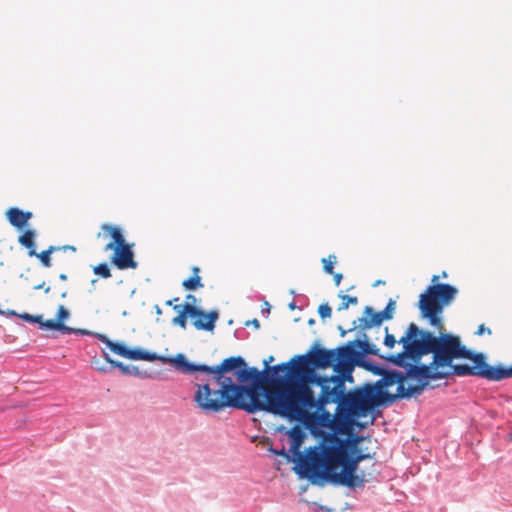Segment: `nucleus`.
I'll use <instances>...</instances> for the list:
<instances>
[{
	"label": "nucleus",
	"mask_w": 512,
	"mask_h": 512,
	"mask_svg": "<svg viewBox=\"0 0 512 512\" xmlns=\"http://www.w3.org/2000/svg\"><path fill=\"white\" fill-rule=\"evenodd\" d=\"M182 368L183 374H195L194 400L206 412H220L227 407L248 413L267 411L287 419H305L307 407L314 405V392L305 378L284 382L282 377L264 376L255 367H246L240 356L224 359L212 367L193 364Z\"/></svg>",
	"instance_id": "1"
},
{
	"label": "nucleus",
	"mask_w": 512,
	"mask_h": 512,
	"mask_svg": "<svg viewBox=\"0 0 512 512\" xmlns=\"http://www.w3.org/2000/svg\"><path fill=\"white\" fill-rule=\"evenodd\" d=\"M399 343L403 345V352L392 356L395 364H401L405 358L418 361L422 356L433 354L432 365L452 375H473L491 381H500L512 377V366L505 368L501 365L490 366L486 363L482 353H473L461 344L460 338L451 334L439 337L431 332L421 330L415 323L408 326L405 336Z\"/></svg>",
	"instance_id": "2"
},
{
	"label": "nucleus",
	"mask_w": 512,
	"mask_h": 512,
	"mask_svg": "<svg viewBox=\"0 0 512 512\" xmlns=\"http://www.w3.org/2000/svg\"><path fill=\"white\" fill-rule=\"evenodd\" d=\"M358 465L345 453L340 438L334 434L323 435L320 446L309 448L308 458L303 460L307 472L349 488H363L369 480L367 474L358 472Z\"/></svg>",
	"instance_id": "3"
},
{
	"label": "nucleus",
	"mask_w": 512,
	"mask_h": 512,
	"mask_svg": "<svg viewBox=\"0 0 512 512\" xmlns=\"http://www.w3.org/2000/svg\"><path fill=\"white\" fill-rule=\"evenodd\" d=\"M305 381L308 387L317 385L321 388L318 398L314 397V405L307 407V411L314 408L322 410L327 404L337 403L338 410L346 411L356 420L366 417L383 402L381 388L372 385L345 393L344 379L339 375L328 378L309 374L305 377Z\"/></svg>",
	"instance_id": "4"
},
{
	"label": "nucleus",
	"mask_w": 512,
	"mask_h": 512,
	"mask_svg": "<svg viewBox=\"0 0 512 512\" xmlns=\"http://www.w3.org/2000/svg\"><path fill=\"white\" fill-rule=\"evenodd\" d=\"M431 281L433 284L420 295L418 307L421 316L427 319L431 326L441 331L444 329L441 314L444 307L455 298L457 289L450 284L438 283V275H434Z\"/></svg>",
	"instance_id": "5"
},
{
	"label": "nucleus",
	"mask_w": 512,
	"mask_h": 512,
	"mask_svg": "<svg viewBox=\"0 0 512 512\" xmlns=\"http://www.w3.org/2000/svg\"><path fill=\"white\" fill-rule=\"evenodd\" d=\"M98 339L103 342L113 353L131 360L160 361L163 364H173L174 367L182 372V368L189 369L188 360L184 354H177L174 357L158 355L155 352L144 351L140 348L129 349L122 343L111 341L106 335L99 334Z\"/></svg>",
	"instance_id": "6"
},
{
	"label": "nucleus",
	"mask_w": 512,
	"mask_h": 512,
	"mask_svg": "<svg viewBox=\"0 0 512 512\" xmlns=\"http://www.w3.org/2000/svg\"><path fill=\"white\" fill-rule=\"evenodd\" d=\"M406 380L407 377H405L400 372H387L383 379L380 381L382 382V385L375 386L376 388H381L382 401L392 403L397 398H409L413 395L422 393L425 387L428 386L427 382H422L415 385H406Z\"/></svg>",
	"instance_id": "7"
},
{
	"label": "nucleus",
	"mask_w": 512,
	"mask_h": 512,
	"mask_svg": "<svg viewBox=\"0 0 512 512\" xmlns=\"http://www.w3.org/2000/svg\"><path fill=\"white\" fill-rule=\"evenodd\" d=\"M311 364L316 368H328L337 364V355L334 349L327 350L319 348L311 353L309 356H298V361L292 366V374L298 379L296 381L304 379L309 374L317 375L313 370L308 368Z\"/></svg>",
	"instance_id": "8"
},
{
	"label": "nucleus",
	"mask_w": 512,
	"mask_h": 512,
	"mask_svg": "<svg viewBox=\"0 0 512 512\" xmlns=\"http://www.w3.org/2000/svg\"><path fill=\"white\" fill-rule=\"evenodd\" d=\"M358 427L363 429L365 427L364 423L356 421L352 416L348 415V413L344 410L336 411V414L333 417L331 432L328 434H334L338 437V435H348L351 438L352 430L354 427ZM326 433H321V437Z\"/></svg>",
	"instance_id": "9"
},
{
	"label": "nucleus",
	"mask_w": 512,
	"mask_h": 512,
	"mask_svg": "<svg viewBox=\"0 0 512 512\" xmlns=\"http://www.w3.org/2000/svg\"><path fill=\"white\" fill-rule=\"evenodd\" d=\"M337 355V364L335 371L338 373H349L351 371V363L358 359V350L354 341L348 342L346 345L334 349Z\"/></svg>",
	"instance_id": "10"
},
{
	"label": "nucleus",
	"mask_w": 512,
	"mask_h": 512,
	"mask_svg": "<svg viewBox=\"0 0 512 512\" xmlns=\"http://www.w3.org/2000/svg\"><path fill=\"white\" fill-rule=\"evenodd\" d=\"M410 379H417L418 383L427 382L429 379H442L447 378V373L440 368H434L432 363L430 365H412L407 373Z\"/></svg>",
	"instance_id": "11"
},
{
	"label": "nucleus",
	"mask_w": 512,
	"mask_h": 512,
	"mask_svg": "<svg viewBox=\"0 0 512 512\" xmlns=\"http://www.w3.org/2000/svg\"><path fill=\"white\" fill-rule=\"evenodd\" d=\"M112 251L111 263L118 269H135L137 267V262L134 260V253L129 244H125Z\"/></svg>",
	"instance_id": "12"
},
{
	"label": "nucleus",
	"mask_w": 512,
	"mask_h": 512,
	"mask_svg": "<svg viewBox=\"0 0 512 512\" xmlns=\"http://www.w3.org/2000/svg\"><path fill=\"white\" fill-rule=\"evenodd\" d=\"M363 440L362 436H353L348 438L347 440H343L340 438V444L342 448L345 450V453L349 455L353 460L360 463L365 459H371L372 456L369 453H363L359 448V443Z\"/></svg>",
	"instance_id": "13"
},
{
	"label": "nucleus",
	"mask_w": 512,
	"mask_h": 512,
	"mask_svg": "<svg viewBox=\"0 0 512 512\" xmlns=\"http://www.w3.org/2000/svg\"><path fill=\"white\" fill-rule=\"evenodd\" d=\"M287 433L291 439V445H290L289 451L295 457L298 458L301 466L303 467V460L308 458V453L304 456V455H302V453L300 451L303 441L305 439V432L300 426L295 425Z\"/></svg>",
	"instance_id": "14"
},
{
	"label": "nucleus",
	"mask_w": 512,
	"mask_h": 512,
	"mask_svg": "<svg viewBox=\"0 0 512 512\" xmlns=\"http://www.w3.org/2000/svg\"><path fill=\"white\" fill-rule=\"evenodd\" d=\"M218 317L217 311L206 313L200 309L199 315L192 316V324L197 330L213 331Z\"/></svg>",
	"instance_id": "15"
},
{
	"label": "nucleus",
	"mask_w": 512,
	"mask_h": 512,
	"mask_svg": "<svg viewBox=\"0 0 512 512\" xmlns=\"http://www.w3.org/2000/svg\"><path fill=\"white\" fill-rule=\"evenodd\" d=\"M101 229L105 235L111 238V241L104 248L106 251H112L127 244L119 227L103 224Z\"/></svg>",
	"instance_id": "16"
},
{
	"label": "nucleus",
	"mask_w": 512,
	"mask_h": 512,
	"mask_svg": "<svg viewBox=\"0 0 512 512\" xmlns=\"http://www.w3.org/2000/svg\"><path fill=\"white\" fill-rule=\"evenodd\" d=\"M366 317L359 319V327L362 329H368L372 326L380 325L386 318H384L382 311L374 312L370 306H366L364 309Z\"/></svg>",
	"instance_id": "17"
},
{
	"label": "nucleus",
	"mask_w": 512,
	"mask_h": 512,
	"mask_svg": "<svg viewBox=\"0 0 512 512\" xmlns=\"http://www.w3.org/2000/svg\"><path fill=\"white\" fill-rule=\"evenodd\" d=\"M6 215L11 225L16 228H22L25 226L28 220L32 217L31 212H24L16 207L10 208Z\"/></svg>",
	"instance_id": "18"
},
{
	"label": "nucleus",
	"mask_w": 512,
	"mask_h": 512,
	"mask_svg": "<svg viewBox=\"0 0 512 512\" xmlns=\"http://www.w3.org/2000/svg\"><path fill=\"white\" fill-rule=\"evenodd\" d=\"M200 308L190 304H184V310L178 314L176 317L172 319V324L181 327L182 329H186L187 327V317L189 316L192 319V316L199 315Z\"/></svg>",
	"instance_id": "19"
},
{
	"label": "nucleus",
	"mask_w": 512,
	"mask_h": 512,
	"mask_svg": "<svg viewBox=\"0 0 512 512\" xmlns=\"http://www.w3.org/2000/svg\"><path fill=\"white\" fill-rule=\"evenodd\" d=\"M310 410L311 409H309L308 411H310ZM333 417H334V415H332L329 411L323 410L317 415H312V414H310V412H308L307 418L298 419V420L308 422V420L313 418L315 420L316 424H318L321 427L328 428L329 430H331Z\"/></svg>",
	"instance_id": "20"
},
{
	"label": "nucleus",
	"mask_w": 512,
	"mask_h": 512,
	"mask_svg": "<svg viewBox=\"0 0 512 512\" xmlns=\"http://www.w3.org/2000/svg\"><path fill=\"white\" fill-rule=\"evenodd\" d=\"M193 275L182 282V286L187 290H197L203 287L201 277L199 276L200 269L197 266L192 268Z\"/></svg>",
	"instance_id": "21"
},
{
	"label": "nucleus",
	"mask_w": 512,
	"mask_h": 512,
	"mask_svg": "<svg viewBox=\"0 0 512 512\" xmlns=\"http://www.w3.org/2000/svg\"><path fill=\"white\" fill-rule=\"evenodd\" d=\"M35 232L32 230L25 231L18 239L19 243L29 249V256H33L35 254Z\"/></svg>",
	"instance_id": "22"
},
{
	"label": "nucleus",
	"mask_w": 512,
	"mask_h": 512,
	"mask_svg": "<svg viewBox=\"0 0 512 512\" xmlns=\"http://www.w3.org/2000/svg\"><path fill=\"white\" fill-rule=\"evenodd\" d=\"M41 329H47V330H60L64 333H70L72 329L68 326H66L64 323H60L56 319H49V320H41L40 323Z\"/></svg>",
	"instance_id": "23"
},
{
	"label": "nucleus",
	"mask_w": 512,
	"mask_h": 512,
	"mask_svg": "<svg viewBox=\"0 0 512 512\" xmlns=\"http://www.w3.org/2000/svg\"><path fill=\"white\" fill-rule=\"evenodd\" d=\"M61 250L60 247H57V246H49L48 249L46 250H43L42 252L40 253H36L33 255V256H36L40 261L41 263L43 264V266L49 268L52 266V262H51V258H50V255L55 252V251H59Z\"/></svg>",
	"instance_id": "24"
},
{
	"label": "nucleus",
	"mask_w": 512,
	"mask_h": 512,
	"mask_svg": "<svg viewBox=\"0 0 512 512\" xmlns=\"http://www.w3.org/2000/svg\"><path fill=\"white\" fill-rule=\"evenodd\" d=\"M273 360H274L273 356H269L268 359L264 360V364L266 366V371L273 372L274 374H277L280 371L284 372V371H288V370H290L292 372V367L290 366L291 362L281 363V364H277L273 367H268L269 363H271Z\"/></svg>",
	"instance_id": "25"
},
{
	"label": "nucleus",
	"mask_w": 512,
	"mask_h": 512,
	"mask_svg": "<svg viewBox=\"0 0 512 512\" xmlns=\"http://www.w3.org/2000/svg\"><path fill=\"white\" fill-rule=\"evenodd\" d=\"M338 297L341 299V304L338 307V311L346 310L350 305L358 304V298L356 296H349L343 293H339Z\"/></svg>",
	"instance_id": "26"
},
{
	"label": "nucleus",
	"mask_w": 512,
	"mask_h": 512,
	"mask_svg": "<svg viewBox=\"0 0 512 512\" xmlns=\"http://www.w3.org/2000/svg\"><path fill=\"white\" fill-rule=\"evenodd\" d=\"M93 272L102 278H110L111 271L107 263L103 262L93 267Z\"/></svg>",
	"instance_id": "27"
},
{
	"label": "nucleus",
	"mask_w": 512,
	"mask_h": 512,
	"mask_svg": "<svg viewBox=\"0 0 512 512\" xmlns=\"http://www.w3.org/2000/svg\"><path fill=\"white\" fill-rule=\"evenodd\" d=\"M336 256L335 255H329L328 258L322 259L323 262V268L324 271L327 274H333L334 273V264L336 263Z\"/></svg>",
	"instance_id": "28"
},
{
	"label": "nucleus",
	"mask_w": 512,
	"mask_h": 512,
	"mask_svg": "<svg viewBox=\"0 0 512 512\" xmlns=\"http://www.w3.org/2000/svg\"><path fill=\"white\" fill-rule=\"evenodd\" d=\"M396 309V302L393 299H390L385 307L384 310H382L384 318L386 320H391L394 316V312Z\"/></svg>",
	"instance_id": "29"
},
{
	"label": "nucleus",
	"mask_w": 512,
	"mask_h": 512,
	"mask_svg": "<svg viewBox=\"0 0 512 512\" xmlns=\"http://www.w3.org/2000/svg\"><path fill=\"white\" fill-rule=\"evenodd\" d=\"M105 357H106V361L108 363H110L113 367L119 368L122 371V373H124V374L130 373L129 367L124 365L122 362L112 360L111 358H109V356L107 354H105Z\"/></svg>",
	"instance_id": "30"
},
{
	"label": "nucleus",
	"mask_w": 512,
	"mask_h": 512,
	"mask_svg": "<svg viewBox=\"0 0 512 512\" xmlns=\"http://www.w3.org/2000/svg\"><path fill=\"white\" fill-rule=\"evenodd\" d=\"M318 313L321 318L325 319L331 317L332 310L328 303H324L319 306Z\"/></svg>",
	"instance_id": "31"
},
{
	"label": "nucleus",
	"mask_w": 512,
	"mask_h": 512,
	"mask_svg": "<svg viewBox=\"0 0 512 512\" xmlns=\"http://www.w3.org/2000/svg\"><path fill=\"white\" fill-rule=\"evenodd\" d=\"M18 316L21 319H23L24 321L38 323L39 325H40L41 320H42V315H31V314H28V313H23V314H20Z\"/></svg>",
	"instance_id": "32"
},
{
	"label": "nucleus",
	"mask_w": 512,
	"mask_h": 512,
	"mask_svg": "<svg viewBox=\"0 0 512 512\" xmlns=\"http://www.w3.org/2000/svg\"><path fill=\"white\" fill-rule=\"evenodd\" d=\"M69 315V311L63 305H60L58 307L56 320L59 321L60 323H64V320H66L69 317Z\"/></svg>",
	"instance_id": "33"
},
{
	"label": "nucleus",
	"mask_w": 512,
	"mask_h": 512,
	"mask_svg": "<svg viewBox=\"0 0 512 512\" xmlns=\"http://www.w3.org/2000/svg\"><path fill=\"white\" fill-rule=\"evenodd\" d=\"M354 342L356 345V349L358 350V358L365 355L364 350H366L368 347V341L367 340H364V341L356 340Z\"/></svg>",
	"instance_id": "34"
},
{
	"label": "nucleus",
	"mask_w": 512,
	"mask_h": 512,
	"mask_svg": "<svg viewBox=\"0 0 512 512\" xmlns=\"http://www.w3.org/2000/svg\"><path fill=\"white\" fill-rule=\"evenodd\" d=\"M386 336L384 338V344L388 348H393L396 344V339L392 334L388 333V327L385 328Z\"/></svg>",
	"instance_id": "35"
},
{
	"label": "nucleus",
	"mask_w": 512,
	"mask_h": 512,
	"mask_svg": "<svg viewBox=\"0 0 512 512\" xmlns=\"http://www.w3.org/2000/svg\"><path fill=\"white\" fill-rule=\"evenodd\" d=\"M379 348L376 347V345L371 344L368 342V347L366 350H364L365 355H378Z\"/></svg>",
	"instance_id": "36"
},
{
	"label": "nucleus",
	"mask_w": 512,
	"mask_h": 512,
	"mask_svg": "<svg viewBox=\"0 0 512 512\" xmlns=\"http://www.w3.org/2000/svg\"><path fill=\"white\" fill-rule=\"evenodd\" d=\"M484 333H487L488 335H491L492 332H491V330L489 328L485 327L484 324H481V325H479V327H478V329L476 331V334L481 336Z\"/></svg>",
	"instance_id": "37"
},
{
	"label": "nucleus",
	"mask_w": 512,
	"mask_h": 512,
	"mask_svg": "<svg viewBox=\"0 0 512 512\" xmlns=\"http://www.w3.org/2000/svg\"><path fill=\"white\" fill-rule=\"evenodd\" d=\"M43 288H44V292H45L46 294L50 292V286L45 287V282H42L41 284L36 285V286L34 287V289H35V290L43 289Z\"/></svg>",
	"instance_id": "38"
},
{
	"label": "nucleus",
	"mask_w": 512,
	"mask_h": 512,
	"mask_svg": "<svg viewBox=\"0 0 512 512\" xmlns=\"http://www.w3.org/2000/svg\"><path fill=\"white\" fill-rule=\"evenodd\" d=\"M333 277H334V282H335V285L338 286L342 280V274L341 273H333Z\"/></svg>",
	"instance_id": "39"
},
{
	"label": "nucleus",
	"mask_w": 512,
	"mask_h": 512,
	"mask_svg": "<svg viewBox=\"0 0 512 512\" xmlns=\"http://www.w3.org/2000/svg\"><path fill=\"white\" fill-rule=\"evenodd\" d=\"M173 310L180 314L184 310V304L173 305Z\"/></svg>",
	"instance_id": "40"
},
{
	"label": "nucleus",
	"mask_w": 512,
	"mask_h": 512,
	"mask_svg": "<svg viewBox=\"0 0 512 512\" xmlns=\"http://www.w3.org/2000/svg\"><path fill=\"white\" fill-rule=\"evenodd\" d=\"M246 325L247 326L253 325L256 329H258L260 327V323L257 319H253L251 321L246 322Z\"/></svg>",
	"instance_id": "41"
},
{
	"label": "nucleus",
	"mask_w": 512,
	"mask_h": 512,
	"mask_svg": "<svg viewBox=\"0 0 512 512\" xmlns=\"http://www.w3.org/2000/svg\"><path fill=\"white\" fill-rule=\"evenodd\" d=\"M60 248H61V250H64V251H66V250L73 251V252L76 251V248L74 246H70V245H66V246H63V247H60Z\"/></svg>",
	"instance_id": "42"
},
{
	"label": "nucleus",
	"mask_w": 512,
	"mask_h": 512,
	"mask_svg": "<svg viewBox=\"0 0 512 512\" xmlns=\"http://www.w3.org/2000/svg\"><path fill=\"white\" fill-rule=\"evenodd\" d=\"M178 300H179V298H174L173 300H168V301H166V305L173 306V303L177 302Z\"/></svg>",
	"instance_id": "43"
},
{
	"label": "nucleus",
	"mask_w": 512,
	"mask_h": 512,
	"mask_svg": "<svg viewBox=\"0 0 512 512\" xmlns=\"http://www.w3.org/2000/svg\"><path fill=\"white\" fill-rule=\"evenodd\" d=\"M59 279L62 280V281H66L67 280V275L62 273L59 275Z\"/></svg>",
	"instance_id": "44"
},
{
	"label": "nucleus",
	"mask_w": 512,
	"mask_h": 512,
	"mask_svg": "<svg viewBox=\"0 0 512 512\" xmlns=\"http://www.w3.org/2000/svg\"><path fill=\"white\" fill-rule=\"evenodd\" d=\"M187 299H188L189 301H195V300H196V299H195V297H194L193 295H188V296H187Z\"/></svg>",
	"instance_id": "45"
},
{
	"label": "nucleus",
	"mask_w": 512,
	"mask_h": 512,
	"mask_svg": "<svg viewBox=\"0 0 512 512\" xmlns=\"http://www.w3.org/2000/svg\"><path fill=\"white\" fill-rule=\"evenodd\" d=\"M278 454L283 455V456H287V454L285 453L284 449L281 452H279Z\"/></svg>",
	"instance_id": "46"
},
{
	"label": "nucleus",
	"mask_w": 512,
	"mask_h": 512,
	"mask_svg": "<svg viewBox=\"0 0 512 512\" xmlns=\"http://www.w3.org/2000/svg\"><path fill=\"white\" fill-rule=\"evenodd\" d=\"M156 312L157 314H161V309L158 306H156Z\"/></svg>",
	"instance_id": "47"
},
{
	"label": "nucleus",
	"mask_w": 512,
	"mask_h": 512,
	"mask_svg": "<svg viewBox=\"0 0 512 512\" xmlns=\"http://www.w3.org/2000/svg\"><path fill=\"white\" fill-rule=\"evenodd\" d=\"M339 329L341 330V336H344L346 334V331L342 330L341 327H339Z\"/></svg>",
	"instance_id": "48"
},
{
	"label": "nucleus",
	"mask_w": 512,
	"mask_h": 512,
	"mask_svg": "<svg viewBox=\"0 0 512 512\" xmlns=\"http://www.w3.org/2000/svg\"><path fill=\"white\" fill-rule=\"evenodd\" d=\"M10 314L17 315L14 311H10Z\"/></svg>",
	"instance_id": "49"
},
{
	"label": "nucleus",
	"mask_w": 512,
	"mask_h": 512,
	"mask_svg": "<svg viewBox=\"0 0 512 512\" xmlns=\"http://www.w3.org/2000/svg\"><path fill=\"white\" fill-rule=\"evenodd\" d=\"M4 312L2 310H0V314H3Z\"/></svg>",
	"instance_id": "50"
}]
</instances>
